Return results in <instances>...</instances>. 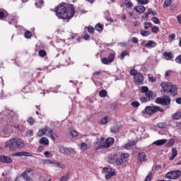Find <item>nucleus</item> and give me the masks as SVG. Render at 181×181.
Masks as SVG:
<instances>
[{"label":"nucleus","mask_w":181,"mask_h":181,"mask_svg":"<svg viewBox=\"0 0 181 181\" xmlns=\"http://www.w3.org/2000/svg\"><path fill=\"white\" fill-rule=\"evenodd\" d=\"M177 156V150L175 148H172V155L170 157V160H173L175 159V157Z\"/></svg>","instance_id":"nucleus-19"},{"label":"nucleus","mask_w":181,"mask_h":181,"mask_svg":"<svg viewBox=\"0 0 181 181\" xmlns=\"http://www.w3.org/2000/svg\"><path fill=\"white\" fill-rule=\"evenodd\" d=\"M169 39H170V40H175V38L176 37V35L175 34H170L168 36Z\"/></svg>","instance_id":"nucleus-62"},{"label":"nucleus","mask_w":181,"mask_h":181,"mask_svg":"<svg viewBox=\"0 0 181 181\" xmlns=\"http://www.w3.org/2000/svg\"><path fill=\"white\" fill-rule=\"evenodd\" d=\"M70 135L72 138H76V136H78V132L76 130H72L70 132Z\"/></svg>","instance_id":"nucleus-34"},{"label":"nucleus","mask_w":181,"mask_h":181,"mask_svg":"<svg viewBox=\"0 0 181 181\" xmlns=\"http://www.w3.org/2000/svg\"><path fill=\"white\" fill-rule=\"evenodd\" d=\"M175 62H176V63H177L178 64H181V55H178V56L175 58Z\"/></svg>","instance_id":"nucleus-59"},{"label":"nucleus","mask_w":181,"mask_h":181,"mask_svg":"<svg viewBox=\"0 0 181 181\" xmlns=\"http://www.w3.org/2000/svg\"><path fill=\"white\" fill-rule=\"evenodd\" d=\"M27 122L30 124V125H33L35 124V119H33V117H29L27 119Z\"/></svg>","instance_id":"nucleus-47"},{"label":"nucleus","mask_w":181,"mask_h":181,"mask_svg":"<svg viewBox=\"0 0 181 181\" xmlns=\"http://www.w3.org/2000/svg\"><path fill=\"white\" fill-rule=\"evenodd\" d=\"M117 154H110L108 157V163H115V161L117 160Z\"/></svg>","instance_id":"nucleus-15"},{"label":"nucleus","mask_w":181,"mask_h":181,"mask_svg":"<svg viewBox=\"0 0 181 181\" xmlns=\"http://www.w3.org/2000/svg\"><path fill=\"white\" fill-rule=\"evenodd\" d=\"M14 156H29L32 157L33 155L28 151H21V152H17L15 153Z\"/></svg>","instance_id":"nucleus-12"},{"label":"nucleus","mask_w":181,"mask_h":181,"mask_svg":"<svg viewBox=\"0 0 181 181\" xmlns=\"http://www.w3.org/2000/svg\"><path fill=\"white\" fill-rule=\"evenodd\" d=\"M140 101H141L142 103H146L148 101V98L146 97H141Z\"/></svg>","instance_id":"nucleus-63"},{"label":"nucleus","mask_w":181,"mask_h":181,"mask_svg":"<svg viewBox=\"0 0 181 181\" xmlns=\"http://www.w3.org/2000/svg\"><path fill=\"white\" fill-rule=\"evenodd\" d=\"M115 57V55H114L113 53H111L107 57V60L109 61V63H111L112 60H114Z\"/></svg>","instance_id":"nucleus-43"},{"label":"nucleus","mask_w":181,"mask_h":181,"mask_svg":"<svg viewBox=\"0 0 181 181\" xmlns=\"http://www.w3.org/2000/svg\"><path fill=\"white\" fill-rule=\"evenodd\" d=\"M59 152L60 153H66V155H69V153L71 151H70V148L62 146V147H60Z\"/></svg>","instance_id":"nucleus-18"},{"label":"nucleus","mask_w":181,"mask_h":181,"mask_svg":"<svg viewBox=\"0 0 181 181\" xmlns=\"http://www.w3.org/2000/svg\"><path fill=\"white\" fill-rule=\"evenodd\" d=\"M157 127L160 129H165L167 128L168 124H166V122H159L157 124Z\"/></svg>","instance_id":"nucleus-23"},{"label":"nucleus","mask_w":181,"mask_h":181,"mask_svg":"<svg viewBox=\"0 0 181 181\" xmlns=\"http://www.w3.org/2000/svg\"><path fill=\"white\" fill-rule=\"evenodd\" d=\"M146 95L148 98V100H151V97L153 96V92H152V90H148L146 93Z\"/></svg>","instance_id":"nucleus-46"},{"label":"nucleus","mask_w":181,"mask_h":181,"mask_svg":"<svg viewBox=\"0 0 181 181\" xmlns=\"http://www.w3.org/2000/svg\"><path fill=\"white\" fill-rule=\"evenodd\" d=\"M124 4L127 8H132L134 6V4H132L131 0H125Z\"/></svg>","instance_id":"nucleus-24"},{"label":"nucleus","mask_w":181,"mask_h":181,"mask_svg":"<svg viewBox=\"0 0 181 181\" xmlns=\"http://www.w3.org/2000/svg\"><path fill=\"white\" fill-rule=\"evenodd\" d=\"M174 144H175V139H170L167 144V146H173Z\"/></svg>","instance_id":"nucleus-48"},{"label":"nucleus","mask_w":181,"mask_h":181,"mask_svg":"<svg viewBox=\"0 0 181 181\" xmlns=\"http://www.w3.org/2000/svg\"><path fill=\"white\" fill-rule=\"evenodd\" d=\"M151 32L153 33H158L159 32V28L158 26L151 27Z\"/></svg>","instance_id":"nucleus-45"},{"label":"nucleus","mask_w":181,"mask_h":181,"mask_svg":"<svg viewBox=\"0 0 181 181\" xmlns=\"http://www.w3.org/2000/svg\"><path fill=\"white\" fill-rule=\"evenodd\" d=\"M125 56H129V52H128V51H124L121 53V55H120L121 60H124V58L125 57Z\"/></svg>","instance_id":"nucleus-32"},{"label":"nucleus","mask_w":181,"mask_h":181,"mask_svg":"<svg viewBox=\"0 0 181 181\" xmlns=\"http://www.w3.org/2000/svg\"><path fill=\"white\" fill-rule=\"evenodd\" d=\"M141 91H142V93H146L149 91V88L147 86H142Z\"/></svg>","instance_id":"nucleus-55"},{"label":"nucleus","mask_w":181,"mask_h":181,"mask_svg":"<svg viewBox=\"0 0 181 181\" xmlns=\"http://www.w3.org/2000/svg\"><path fill=\"white\" fill-rule=\"evenodd\" d=\"M140 34L141 36L146 37V36H149L151 35V31H146L145 30H140Z\"/></svg>","instance_id":"nucleus-25"},{"label":"nucleus","mask_w":181,"mask_h":181,"mask_svg":"<svg viewBox=\"0 0 181 181\" xmlns=\"http://www.w3.org/2000/svg\"><path fill=\"white\" fill-rule=\"evenodd\" d=\"M39 143L42 145H49V139L46 137H42L40 139Z\"/></svg>","instance_id":"nucleus-20"},{"label":"nucleus","mask_w":181,"mask_h":181,"mask_svg":"<svg viewBox=\"0 0 181 181\" xmlns=\"http://www.w3.org/2000/svg\"><path fill=\"white\" fill-rule=\"evenodd\" d=\"M171 102L172 99L168 95H164L163 98H157L156 99V104H160V105H163V107L169 105Z\"/></svg>","instance_id":"nucleus-5"},{"label":"nucleus","mask_w":181,"mask_h":181,"mask_svg":"<svg viewBox=\"0 0 181 181\" xmlns=\"http://www.w3.org/2000/svg\"><path fill=\"white\" fill-rule=\"evenodd\" d=\"M134 11H137L138 13H144V12H145V11H146V8L144 6H135L134 8Z\"/></svg>","instance_id":"nucleus-14"},{"label":"nucleus","mask_w":181,"mask_h":181,"mask_svg":"<svg viewBox=\"0 0 181 181\" xmlns=\"http://www.w3.org/2000/svg\"><path fill=\"white\" fill-rule=\"evenodd\" d=\"M132 43H138V38L136 37H132Z\"/></svg>","instance_id":"nucleus-64"},{"label":"nucleus","mask_w":181,"mask_h":181,"mask_svg":"<svg viewBox=\"0 0 181 181\" xmlns=\"http://www.w3.org/2000/svg\"><path fill=\"white\" fill-rule=\"evenodd\" d=\"M88 148V145L84 142L81 144V149L83 151V152L87 151Z\"/></svg>","instance_id":"nucleus-26"},{"label":"nucleus","mask_w":181,"mask_h":181,"mask_svg":"<svg viewBox=\"0 0 181 181\" xmlns=\"http://www.w3.org/2000/svg\"><path fill=\"white\" fill-rule=\"evenodd\" d=\"M110 132L112 134H115L116 132H118V127L117 126H113L110 128Z\"/></svg>","instance_id":"nucleus-42"},{"label":"nucleus","mask_w":181,"mask_h":181,"mask_svg":"<svg viewBox=\"0 0 181 181\" xmlns=\"http://www.w3.org/2000/svg\"><path fill=\"white\" fill-rule=\"evenodd\" d=\"M116 164L119 165H122V163H124V160L122 158H118V156L116 157V161H115Z\"/></svg>","instance_id":"nucleus-29"},{"label":"nucleus","mask_w":181,"mask_h":181,"mask_svg":"<svg viewBox=\"0 0 181 181\" xmlns=\"http://www.w3.org/2000/svg\"><path fill=\"white\" fill-rule=\"evenodd\" d=\"M168 141L167 139H160V140H157L156 141L153 142L154 145H156L157 146H159L160 145H165V144Z\"/></svg>","instance_id":"nucleus-17"},{"label":"nucleus","mask_w":181,"mask_h":181,"mask_svg":"<svg viewBox=\"0 0 181 181\" xmlns=\"http://www.w3.org/2000/svg\"><path fill=\"white\" fill-rule=\"evenodd\" d=\"M95 30H98V32H101L103 29H104V25H101L100 23H98L95 27Z\"/></svg>","instance_id":"nucleus-27"},{"label":"nucleus","mask_w":181,"mask_h":181,"mask_svg":"<svg viewBox=\"0 0 181 181\" xmlns=\"http://www.w3.org/2000/svg\"><path fill=\"white\" fill-rule=\"evenodd\" d=\"M101 62L103 63V64H108V63H110V61L108 60V59L107 57H104L101 59Z\"/></svg>","instance_id":"nucleus-54"},{"label":"nucleus","mask_w":181,"mask_h":181,"mask_svg":"<svg viewBox=\"0 0 181 181\" xmlns=\"http://www.w3.org/2000/svg\"><path fill=\"white\" fill-rule=\"evenodd\" d=\"M170 4H172L171 0H165L163 3V8H168V6H170Z\"/></svg>","instance_id":"nucleus-33"},{"label":"nucleus","mask_w":181,"mask_h":181,"mask_svg":"<svg viewBox=\"0 0 181 181\" xmlns=\"http://www.w3.org/2000/svg\"><path fill=\"white\" fill-rule=\"evenodd\" d=\"M144 29L146 30L152 26V23H144Z\"/></svg>","instance_id":"nucleus-51"},{"label":"nucleus","mask_w":181,"mask_h":181,"mask_svg":"<svg viewBox=\"0 0 181 181\" xmlns=\"http://www.w3.org/2000/svg\"><path fill=\"white\" fill-rule=\"evenodd\" d=\"M76 10L74 6H64L63 4H59L57 6L55 10V13L59 19H71L74 16Z\"/></svg>","instance_id":"nucleus-1"},{"label":"nucleus","mask_w":181,"mask_h":181,"mask_svg":"<svg viewBox=\"0 0 181 181\" xmlns=\"http://www.w3.org/2000/svg\"><path fill=\"white\" fill-rule=\"evenodd\" d=\"M181 176V171L177 170H173L165 174V179H172L173 180H176V179H179Z\"/></svg>","instance_id":"nucleus-6"},{"label":"nucleus","mask_w":181,"mask_h":181,"mask_svg":"<svg viewBox=\"0 0 181 181\" xmlns=\"http://www.w3.org/2000/svg\"><path fill=\"white\" fill-rule=\"evenodd\" d=\"M147 12L148 13V15H153V16H156V12H154L153 11H152V9L148 8Z\"/></svg>","instance_id":"nucleus-58"},{"label":"nucleus","mask_w":181,"mask_h":181,"mask_svg":"<svg viewBox=\"0 0 181 181\" xmlns=\"http://www.w3.org/2000/svg\"><path fill=\"white\" fill-rule=\"evenodd\" d=\"M115 140L112 137L107 138L104 142V137L100 139V141H98L95 144V150L100 151V149H107L114 145Z\"/></svg>","instance_id":"nucleus-4"},{"label":"nucleus","mask_w":181,"mask_h":181,"mask_svg":"<svg viewBox=\"0 0 181 181\" xmlns=\"http://www.w3.org/2000/svg\"><path fill=\"white\" fill-rule=\"evenodd\" d=\"M130 155L128 153H122L120 155V158L123 159H127V158H129Z\"/></svg>","instance_id":"nucleus-41"},{"label":"nucleus","mask_w":181,"mask_h":181,"mask_svg":"<svg viewBox=\"0 0 181 181\" xmlns=\"http://www.w3.org/2000/svg\"><path fill=\"white\" fill-rule=\"evenodd\" d=\"M136 1L139 5H146L149 4L148 0H136Z\"/></svg>","instance_id":"nucleus-31"},{"label":"nucleus","mask_w":181,"mask_h":181,"mask_svg":"<svg viewBox=\"0 0 181 181\" xmlns=\"http://www.w3.org/2000/svg\"><path fill=\"white\" fill-rule=\"evenodd\" d=\"M164 94H168L171 97L177 95V86L169 82H162L160 83Z\"/></svg>","instance_id":"nucleus-3"},{"label":"nucleus","mask_w":181,"mask_h":181,"mask_svg":"<svg viewBox=\"0 0 181 181\" xmlns=\"http://www.w3.org/2000/svg\"><path fill=\"white\" fill-rule=\"evenodd\" d=\"M152 22L155 23L156 25H159L160 23V21L158 18V17H153L151 18Z\"/></svg>","instance_id":"nucleus-39"},{"label":"nucleus","mask_w":181,"mask_h":181,"mask_svg":"<svg viewBox=\"0 0 181 181\" xmlns=\"http://www.w3.org/2000/svg\"><path fill=\"white\" fill-rule=\"evenodd\" d=\"M136 160L138 162H140V163H142V162H148V158H146V154L145 152H140L138 153Z\"/></svg>","instance_id":"nucleus-9"},{"label":"nucleus","mask_w":181,"mask_h":181,"mask_svg":"<svg viewBox=\"0 0 181 181\" xmlns=\"http://www.w3.org/2000/svg\"><path fill=\"white\" fill-rule=\"evenodd\" d=\"M152 179V172H149L144 181H151Z\"/></svg>","instance_id":"nucleus-53"},{"label":"nucleus","mask_w":181,"mask_h":181,"mask_svg":"<svg viewBox=\"0 0 181 181\" xmlns=\"http://www.w3.org/2000/svg\"><path fill=\"white\" fill-rule=\"evenodd\" d=\"M173 119H181V112H177L172 115Z\"/></svg>","instance_id":"nucleus-22"},{"label":"nucleus","mask_w":181,"mask_h":181,"mask_svg":"<svg viewBox=\"0 0 181 181\" xmlns=\"http://www.w3.org/2000/svg\"><path fill=\"white\" fill-rule=\"evenodd\" d=\"M100 97L102 98H104L105 97H107V91L105 90H102L99 93Z\"/></svg>","instance_id":"nucleus-35"},{"label":"nucleus","mask_w":181,"mask_h":181,"mask_svg":"<svg viewBox=\"0 0 181 181\" xmlns=\"http://www.w3.org/2000/svg\"><path fill=\"white\" fill-rule=\"evenodd\" d=\"M5 148H8L11 152H15L25 148V143L21 139L11 138L6 141Z\"/></svg>","instance_id":"nucleus-2"},{"label":"nucleus","mask_w":181,"mask_h":181,"mask_svg":"<svg viewBox=\"0 0 181 181\" xmlns=\"http://www.w3.org/2000/svg\"><path fill=\"white\" fill-rule=\"evenodd\" d=\"M101 73H103V71H95L93 74V76L95 77L96 76H100V74H101Z\"/></svg>","instance_id":"nucleus-61"},{"label":"nucleus","mask_w":181,"mask_h":181,"mask_svg":"<svg viewBox=\"0 0 181 181\" xmlns=\"http://www.w3.org/2000/svg\"><path fill=\"white\" fill-rule=\"evenodd\" d=\"M158 110H159V106H146L144 111H143V114L152 115L155 114V112H158Z\"/></svg>","instance_id":"nucleus-7"},{"label":"nucleus","mask_w":181,"mask_h":181,"mask_svg":"<svg viewBox=\"0 0 181 181\" xmlns=\"http://www.w3.org/2000/svg\"><path fill=\"white\" fill-rule=\"evenodd\" d=\"M88 32H89V33H94V28H93V26H89L88 28Z\"/></svg>","instance_id":"nucleus-60"},{"label":"nucleus","mask_w":181,"mask_h":181,"mask_svg":"<svg viewBox=\"0 0 181 181\" xmlns=\"http://www.w3.org/2000/svg\"><path fill=\"white\" fill-rule=\"evenodd\" d=\"M45 4L43 0H40L39 1L35 2V5L37 8H42V6Z\"/></svg>","instance_id":"nucleus-40"},{"label":"nucleus","mask_w":181,"mask_h":181,"mask_svg":"<svg viewBox=\"0 0 181 181\" xmlns=\"http://www.w3.org/2000/svg\"><path fill=\"white\" fill-rule=\"evenodd\" d=\"M157 44L153 40H149L146 45L145 47L147 49H152V47H156Z\"/></svg>","instance_id":"nucleus-13"},{"label":"nucleus","mask_w":181,"mask_h":181,"mask_svg":"<svg viewBox=\"0 0 181 181\" xmlns=\"http://www.w3.org/2000/svg\"><path fill=\"white\" fill-rule=\"evenodd\" d=\"M46 134V127L38 132V136H42V135H45Z\"/></svg>","instance_id":"nucleus-44"},{"label":"nucleus","mask_w":181,"mask_h":181,"mask_svg":"<svg viewBox=\"0 0 181 181\" xmlns=\"http://www.w3.org/2000/svg\"><path fill=\"white\" fill-rule=\"evenodd\" d=\"M70 174L69 173H66L65 176H63L59 181H67L69 179Z\"/></svg>","instance_id":"nucleus-36"},{"label":"nucleus","mask_w":181,"mask_h":181,"mask_svg":"<svg viewBox=\"0 0 181 181\" xmlns=\"http://www.w3.org/2000/svg\"><path fill=\"white\" fill-rule=\"evenodd\" d=\"M112 176H115V172L114 173H107V174L105 175V178L108 180L109 179H111Z\"/></svg>","instance_id":"nucleus-28"},{"label":"nucleus","mask_w":181,"mask_h":181,"mask_svg":"<svg viewBox=\"0 0 181 181\" xmlns=\"http://www.w3.org/2000/svg\"><path fill=\"white\" fill-rule=\"evenodd\" d=\"M46 132L47 134H49V138H51L52 141H54V136H53V130L49 127H46Z\"/></svg>","instance_id":"nucleus-21"},{"label":"nucleus","mask_w":181,"mask_h":181,"mask_svg":"<svg viewBox=\"0 0 181 181\" xmlns=\"http://www.w3.org/2000/svg\"><path fill=\"white\" fill-rule=\"evenodd\" d=\"M39 56H40V57H46V51L43 50V49H40L39 51Z\"/></svg>","instance_id":"nucleus-49"},{"label":"nucleus","mask_w":181,"mask_h":181,"mask_svg":"<svg viewBox=\"0 0 181 181\" xmlns=\"http://www.w3.org/2000/svg\"><path fill=\"white\" fill-rule=\"evenodd\" d=\"M131 105H132V107H134V108H138V107H139L141 105V104L138 101H133V102H132Z\"/></svg>","instance_id":"nucleus-37"},{"label":"nucleus","mask_w":181,"mask_h":181,"mask_svg":"<svg viewBox=\"0 0 181 181\" xmlns=\"http://www.w3.org/2000/svg\"><path fill=\"white\" fill-rule=\"evenodd\" d=\"M24 37L26 38V39H30L32 37V33L30 31H26L25 33H24Z\"/></svg>","instance_id":"nucleus-38"},{"label":"nucleus","mask_w":181,"mask_h":181,"mask_svg":"<svg viewBox=\"0 0 181 181\" xmlns=\"http://www.w3.org/2000/svg\"><path fill=\"white\" fill-rule=\"evenodd\" d=\"M33 169L32 168H27L21 175L23 179H24V180L25 181H30L31 178L29 176V173H30V172H33Z\"/></svg>","instance_id":"nucleus-10"},{"label":"nucleus","mask_w":181,"mask_h":181,"mask_svg":"<svg viewBox=\"0 0 181 181\" xmlns=\"http://www.w3.org/2000/svg\"><path fill=\"white\" fill-rule=\"evenodd\" d=\"M101 124H105L108 122V117L106 116L105 117H103L101 121H100Z\"/></svg>","instance_id":"nucleus-52"},{"label":"nucleus","mask_w":181,"mask_h":181,"mask_svg":"<svg viewBox=\"0 0 181 181\" xmlns=\"http://www.w3.org/2000/svg\"><path fill=\"white\" fill-rule=\"evenodd\" d=\"M163 56L165 60H170L171 59H173V57H175V55L173 54V53L169 52H165L163 53Z\"/></svg>","instance_id":"nucleus-16"},{"label":"nucleus","mask_w":181,"mask_h":181,"mask_svg":"<svg viewBox=\"0 0 181 181\" xmlns=\"http://www.w3.org/2000/svg\"><path fill=\"white\" fill-rule=\"evenodd\" d=\"M0 162L3 163H12V158L9 156H0Z\"/></svg>","instance_id":"nucleus-11"},{"label":"nucleus","mask_w":181,"mask_h":181,"mask_svg":"<svg viewBox=\"0 0 181 181\" xmlns=\"http://www.w3.org/2000/svg\"><path fill=\"white\" fill-rule=\"evenodd\" d=\"M148 81L151 83H155V81H156V78L155 76H148Z\"/></svg>","instance_id":"nucleus-57"},{"label":"nucleus","mask_w":181,"mask_h":181,"mask_svg":"<svg viewBox=\"0 0 181 181\" xmlns=\"http://www.w3.org/2000/svg\"><path fill=\"white\" fill-rule=\"evenodd\" d=\"M129 144H130V148L131 149H135V148H136L135 146V145H136V143H135V141H132V142H129Z\"/></svg>","instance_id":"nucleus-56"},{"label":"nucleus","mask_w":181,"mask_h":181,"mask_svg":"<svg viewBox=\"0 0 181 181\" xmlns=\"http://www.w3.org/2000/svg\"><path fill=\"white\" fill-rule=\"evenodd\" d=\"M134 83L136 84V86H142L144 84V75L141 73H138L134 76Z\"/></svg>","instance_id":"nucleus-8"},{"label":"nucleus","mask_w":181,"mask_h":181,"mask_svg":"<svg viewBox=\"0 0 181 181\" xmlns=\"http://www.w3.org/2000/svg\"><path fill=\"white\" fill-rule=\"evenodd\" d=\"M103 170L106 173H112L115 172V170H113L112 168H107V167L103 168Z\"/></svg>","instance_id":"nucleus-30"},{"label":"nucleus","mask_w":181,"mask_h":181,"mask_svg":"<svg viewBox=\"0 0 181 181\" xmlns=\"http://www.w3.org/2000/svg\"><path fill=\"white\" fill-rule=\"evenodd\" d=\"M136 74H138V71L136 70L135 69H132L131 71H130V75L131 76H134L135 77V76H136Z\"/></svg>","instance_id":"nucleus-50"}]
</instances>
